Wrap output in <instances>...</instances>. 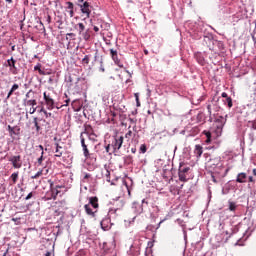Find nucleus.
Masks as SVG:
<instances>
[{"instance_id": "nucleus-1", "label": "nucleus", "mask_w": 256, "mask_h": 256, "mask_svg": "<svg viewBox=\"0 0 256 256\" xmlns=\"http://www.w3.org/2000/svg\"><path fill=\"white\" fill-rule=\"evenodd\" d=\"M191 171V168L189 166H184L180 164L179 170H178V177L179 181H182L183 183H187L189 181V178H187V174Z\"/></svg>"}, {"instance_id": "nucleus-2", "label": "nucleus", "mask_w": 256, "mask_h": 256, "mask_svg": "<svg viewBox=\"0 0 256 256\" xmlns=\"http://www.w3.org/2000/svg\"><path fill=\"white\" fill-rule=\"evenodd\" d=\"M8 161L12 164L14 169H21L23 167V160H21V155L10 156Z\"/></svg>"}, {"instance_id": "nucleus-3", "label": "nucleus", "mask_w": 256, "mask_h": 256, "mask_svg": "<svg viewBox=\"0 0 256 256\" xmlns=\"http://www.w3.org/2000/svg\"><path fill=\"white\" fill-rule=\"evenodd\" d=\"M17 60L15 58L11 57L10 59L7 60L6 67H10L9 71L12 73V75H17L19 71L17 70Z\"/></svg>"}, {"instance_id": "nucleus-4", "label": "nucleus", "mask_w": 256, "mask_h": 256, "mask_svg": "<svg viewBox=\"0 0 256 256\" xmlns=\"http://www.w3.org/2000/svg\"><path fill=\"white\" fill-rule=\"evenodd\" d=\"M49 183H50V193H51V199H57V195H59L61 193V191H59V189H63V187L65 186H60V185H57L55 186L53 184V182H51V180H49Z\"/></svg>"}, {"instance_id": "nucleus-5", "label": "nucleus", "mask_w": 256, "mask_h": 256, "mask_svg": "<svg viewBox=\"0 0 256 256\" xmlns=\"http://www.w3.org/2000/svg\"><path fill=\"white\" fill-rule=\"evenodd\" d=\"M43 97H44V101L46 103L47 109H49V111H53V109H55V100H53V98L47 95V92L43 93Z\"/></svg>"}, {"instance_id": "nucleus-6", "label": "nucleus", "mask_w": 256, "mask_h": 256, "mask_svg": "<svg viewBox=\"0 0 256 256\" xmlns=\"http://www.w3.org/2000/svg\"><path fill=\"white\" fill-rule=\"evenodd\" d=\"M80 139L83 149V155L86 159H89V157H91V154L89 153V148H87V144H85V137H83V133L80 134Z\"/></svg>"}, {"instance_id": "nucleus-7", "label": "nucleus", "mask_w": 256, "mask_h": 256, "mask_svg": "<svg viewBox=\"0 0 256 256\" xmlns=\"http://www.w3.org/2000/svg\"><path fill=\"white\" fill-rule=\"evenodd\" d=\"M110 56H111L112 60L114 61V63L116 65H118V67L123 68V63H121V60H119V56L117 54V50L110 49Z\"/></svg>"}, {"instance_id": "nucleus-8", "label": "nucleus", "mask_w": 256, "mask_h": 256, "mask_svg": "<svg viewBox=\"0 0 256 256\" xmlns=\"http://www.w3.org/2000/svg\"><path fill=\"white\" fill-rule=\"evenodd\" d=\"M123 136L116 137L114 142L112 143V147L114 151H119L121 147L123 146Z\"/></svg>"}, {"instance_id": "nucleus-9", "label": "nucleus", "mask_w": 256, "mask_h": 256, "mask_svg": "<svg viewBox=\"0 0 256 256\" xmlns=\"http://www.w3.org/2000/svg\"><path fill=\"white\" fill-rule=\"evenodd\" d=\"M81 7V12L86 15L87 19H89V17H91V9H89V7H91L89 5V2H84L83 5L80 6Z\"/></svg>"}, {"instance_id": "nucleus-10", "label": "nucleus", "mask_w": 256, "mask_h": 256, "mask_svg": "<svg viewBox=\"0 0 256 256\" xmlns=\"http://www.w3.org/2000/svg\"><path fill=\"white\" fill-rule=\"evenodd\" d=\"M88 205L93 207V209H99V198L97 196L90 197Z\"/></svg>"}, {"instance_id": "nucleus-11", "label": "nucleus", "mask_w": 256, "mask_h": 256, "mask_svg": "<svg viewBox=\"0 0 256 256\" xmlns=\"http://www.w3.org/2000/svg\"><path fill=\"white\" fill-rule=\"evenodd\" d=\"M23 106L24 107H37V99H24Z\"/></svg>"}, {"instance_id": "nucleus-12", "label": "nucleus", "mask_w": 256, "mask_h": 256, "mask_svg": "<svg viewBox=\"0 0 256 256\" xmlns=\"http://www.w3.org/2000/svg\"><path fill=\"white\" fill-rule=\"evenodd\" d=\"M236 183H247V173L240 172L236 177Z\"/></svg>"}, {"instance_id": "nucleus-13", "label": "nucleus", "mask_w": 256, "mask_h": 256, "mask_svg": "<svg viewBox=\"0 0 256 256\" xmlns=\"http://www.w3.org/2000/svg\"><path fill=\"white\" fill-rule=\"evenodd\" d=\"M55 157H62L63 156V146H60L58 142L55 144Z\"/></svg>"}, {"instance_id": "nucleus-14", "label": "nucleus", "mask_w": 256, "mask_h": 256, "mask_svg": "<svg viewBox=\"0 0 256 256\" xmlns=\"http://www.w3.org/2000/svg\"><path fill=\"white\" fill-rule=\"evenodd\" d=\"M194 155H196L197 158H199L203 155V146L202 145H199V144L195 145Z\"/></svg>"}, {"instance_id": "nucleus-15", "label": "nucleus", "mask_w": 256, "mask_h": 256, "mask_svg": "<svg viewBox=\"0 0 256 256\" xmlns=\"http://www.w3.org/2000/svg\"><path fill=\"white\" fill-rule=\"evenodd\" d=\"M8 131L10 133V135H19L21 128L15 126V127H11V125H8Z\"/></svg>"}, {"instance_id": "nucleus-16", "label": "nucleus", "mask_w": 256, "mask_h": 256, "mask_svg": "<svg viewBox=\"0 0 256 256\" xmlns=\"http://www.w3.org/2000/svg\"><path fill=\"white\" fill-rule=\"evenodd\" d=\"M72 107L76 111H81V107H83V104H81V100L76 99L72 102Z\"/></svg>"}, {"instance_id": "nucleus-17", "label": "nucleus", "mask_w": 256, "mask_h": 256, "mask_svg": "<svg viewBox=\"0 0 256 256\" xmlns=\"http://www.w3.org/2000/svg\"><path fill=\"white\" fill-rule=\"evenodd\" d=\"M82 133H86V135H94L93 127L89 124H85L84 125V132H82Z\"/></svg>"}, {"instance_id": "nucleus-18", "label": "nucleus", "mask_w": 256, "mask_h": 256, "mask_svg": "<svg viewBox=\"0 0 256 256\" xmlns=\"http://www.w3.org/2000/svg\"><path fill=\"white\" fill-rule=\"evenodd\" d=\"M17 89H19V84H13V86L11 87L10 91H9L8 94H7L6 100H7V99H10L11 96L13 95V93H14L15 91H17Z\"/></svg>"}, {"instance_id": "nucleus-19", "label": "nucleus", "mask_w": 256, "mask_h": 256, "mask_svg": "<svg viewBox=\"0 0 256 256\" xmlns=\"http://www.w3.org/2000/svg\"><path fill=\"white\" fill-rule=\"evenodd\" d=\"M85 212L90 216V217H95V212H93V209H91V205L86 204L84 205Z\"/></svg>"}, {"instance_id": "nucleus-20", "label": "nucleus", "mask_w": 256, "mask_h": 256, "mask_svg": "<svg viewBox=\"0 0 256 256\" xmlns=\"http://www.w3.org/2000/svg\"><path fill=\"white\" fill-rule=\"evenodd\" d=\"M33 123L36 129V133H41V125H39V119L37 117L33 118Z\"/></svg>"}, {"instance_id": "nucleus-21", "label": "nucleus", "mask_w": 256, "mask_h": 256, "mask_svg": "<svg viewBox=\"0 0 256 256\" xmlns=\"http://www.w3.org/2000/svg\"><path fill=\"white\" fill-rule=\"evenodd\" d=\"M75 29H77L79 35H81L85 31V24L80 22L75 26Z\"/></svg>"}, {"instance_id": "nucleus-22", "label": "nucleus", "mask_w": 256, "mask_h": 256, "mask_svg": "<svg viewBox=\"0 0 256 256\" xmlns=\"http://www.w3.org/2000/svg\"><path fill=\"white\" fill-rule=\"evenodd\" d=\"M10 179L12 180V185H15V183H17V180L19 179V172L12 173Z\"/></svg>"}, {"instance_id": "nucleus-23", "label": "nucleus", "mask_w": 256, "mask_h": 256, "mask_svg": "<svg viewBox=\"0 0 256 256\" xmlns=\"http://www.w3.org/2000/svg\"><path fill=\"white\" fill-rule=\"evenodd\" d=\"M42 65L41 63H38L35 67H34V71H38L39 75H45V71H43L41 69Z\"/></svg>"}, {"instance_id": "nucleus-24", "label": "nucleus", "mask_w": 256, "mask_h": 256, "mask_svg": "<svg viewBox=\"0 0 256 256\" xmlns=\"http://www.w3.org/2000/svg\"><path fill=\"white\" fill-rule=\"evenodd\" d=\"M104 175L106 177V181H108V183H110L111 182V172H109V169H107V166H105Z\"/></svg>"}, {"instance_id": "nucleus-25", "label": "nucleus", "mask_w": 256, "mask_h": 256, "mask_svg": "<svg viewBox=\"0 0 256 256\" xmlns=\"http://www.w3.org/2000/svg\"><path fill=\"white\" fill-rule=\"evenodd\" d=\"M82 37L84 41H89V39H91V34L89 33V30H86L84 33H82Z\"/></svg>"}, {"instance_id": "nucleus-26", "label": "nucleus", "mask_w": 256, "mask_h": 256, "mask_svg": "<svg viewBox=\"0 0 256 256\" xmlns=\"http://www.w3.org/2000/svg\"><path fill=\"white\" fill-rule=\"evenodd\" d=\"M208 163L210 165H217L218 163H221V158L210 159Z\"/></svg>"}, {"instance_id": "nucleus-27", "label": "nucleus", "mask_w": 256, "mask_h": 256, "mask_svg": "<svg viewBox=\"0 0 256 256\" xmlns=\"http://www.w3.org/2000/svg\"><path fill=\"white\" fill-rule=\"evenodd\" d=\"M203 133L207 137L206 143L207 144L211 143V132L210 131H204Z\"/></svg>"}, {"instance_id": "nucleus-28", "label": "nucleus", "mask_w": 256, "mask_h": 256, "mask_svg": "<svg viewBox=\"0 0 256 256\" xmlns=\"http://www.w3.org/2000/svg\"><path fill=\"white\" fill-rule=\"evenodd\" d=\"M237 204L235 202H229V211H236Z\"/></svg>"}, {"instance_id": "nucleus-29", "label": "nucleus", "mask_w": 256, "mask_h": 256, "mask_svg": "<svg viewBox=\"0 0 256 256\" xmlns=\"http://www.w3.org/2000/svg\"><path fill=\"white\" fill-rule=\"evenodd\" d=\"M41 175H43V170H40L35 175L31 176V179H39Z\"/></svg>"}, {"instance_id": "nucleus-30", "label": "nucleus", "mask_w": 256, "mask_h": 256, "mask_svg": "<svg viewBox=\"0 0 256 256\" xmlns=\"http://www.w3.org/2000/svg\"><path fill=\"white\" fill-rule=\"evenodd\" d=\"M89 61H90L89 55H85L84 58L82 59V63L84 65H89Z\"/></svg>"}, {"instance_id": "nucleus-31", "label": "nucleus", "mask_w": 256, "mask_h": 256, "mask_svg": "<svg viewBox=\"0 0 256 256\" xmlns=\"http://www.w3.org/2000/svg\"><path fill=\"white\" fill-rule=\"evenodd\" d=\"M226 103L229 108L233 107V99H231V97H227Z\"/></svg>"}, {"instance_id": "nucleus-32", "label": "nucleus", "mask_w": 256, "mask_h": 256, "mask_svg": "<svg viewBox=\"0 0 256 256\" xmlns=\"http://www.w3.org/2000/svg\"><path fill=\"white\" fill-rule=\"evenodd\" d=\"M35 92H33V90H29L26 95H25V98L24 99H31V95H34Z\"/></svg>"}, {"instance_id": "nucleus-33", "label": "nucleus", "mask_w": 256, "mask_h": 256, "mask_svg": "<svg viewBox=\"0 0 256 256\" xmlns=\"http://www.w3.org/2000/svg\"><path fill=\"white\" fill-rule=\"evenodd\" d=\"M134 96H135V99H136L137 107H141V102L139 101V93H135Z\"/></svg>"}, {"instance_id": "nucleus-34", "label": "nucleus", "mask_w": 256, "mask_h": 256, "mask_svg": "<svg viewBox=\"0 0 256 256\" xmlns=\"http://www.w3.org/2000/svg\"><path fill=\"white\" fill-rule=\"evenodd\" d=\"M249 125H251V129H254V131H256V120H252L248 122Z\"/></svg>"}, {"instance_id": "nucleus-35", "label": "nucleus", "mask_w": 256, "mask_h": 256, "mask_svg": "<svg viewBox=\"0 0 256 256\" xmlns=\"http://www.w3.org/2000/svg\"><path fill=\"white\" fill-rule=\"evenodd\" d=\"M43 161H45V157H43V154H41L37 160L38 165H43Z\"/></svg>"}, {"instance_id": "nucleus-36", "label": "nucleus", "mask_w": 256, "mask_h": 256, "mask_svg": "<svg viewBox=\"0 0 256 256\" xmlns=\"http://www.w3.org/2000/svg\"><path fill=\"white\" fill-rule=\"evenodd\" d=\"M140 151H141V153H147V145L142 144V145L140 146Z\"/></svg>"}, {"instance_id": "nucleus-37", "label": "nucleus", "mask_w": 256, "mask_h": 256, "mask_svg": "<svg viewBox=\"0 0 256 256\" xmlns=\"http://www.w3.org/2000/svg\"><path fill=\"white\" fill-rule=\"evenodd\" d=\"M37 111V106H30L29 113L30 115H33Z\"/></svg>"}, {"instance_id": "nucleus-38", "label": "nucleus", "mask_w": 256, "mask_h": 256, "mask_svg": "<svg viewBox=\"0 0 256 256\" xmlns=\"http://www.w3.org/2000/svg\"><path fill=\"white\" fill-rule=\"evenodd\" d=\"M132 136H133V131H131V130H129V131L126 133V135H125L126 139H128V140H130Z\"/></svg>"}, {"instance_id": "nucleus-39", "label": "nucleus", "mask_w": 256, "mask_h": 256, "mask_svg": "<svg viewBox=\"0 0 256 256\" xmlns=\"http://www.w3.org/2000/svg\"><path fill=\"white\" fill-rule=\"evenodd\" d=\"M66 5H68L67 9H69V11L73 10V2H66Z\"/></svg>"}, {"instance_id": "nucleus-40", "label": "nucleus", "mask_w": 256, "mask_h": 256, "mask_svg": "<svg viewBox=\"0 0 256 256\" xmlns=\"http://www.w3.org/2000/svg\"><path fill=\"white\" fill-rule=\"evenodd\" d=\"M117 211H119V209H111V210L109 211L110 217L113 216V215H115V214L117 213Z\"/></svg>"}, {"instance_id": "nucleus-41", "label": "nucleus", "mask_w": 256, "mask_h": 256, "mask_svg": "<svg viewBox=\"0 0 256 256\" xmlns=\"http://www.w3.org/2000/svg\"><path fill=\"white\" fill-rule=\"evenodd\" d=\"M98 59H99V51H95V53H94V61H98Z\"/></svg>"}, {"instance_id": "nucleus-42", "label": "nucleus", "mask_w": 256, "mask_h": 256, "mask_svg": "<svg viewBox=\"0 0 256 256\" xmlns=\"http://www.w3.org/2000/svg\"><path fill=\"white\" fill-rule=\"evenodd\" d=\"M38 148L41 151V155H45V151H44L43 145H39Z\"/></svg>"}, {"instance_id": "nucleus-43", "label": "nucleus", "mask_w": 256, "mask_h": 256, "mask_svg": "<svg viewBox=\"0 0 256 256\" xmlns=\"http://www.w3.org/2000/svg\"><path fill=\"white\" fill-rule=\"evenodd\" d=\"M248 181L249 183H255V178H253V176H249Z\"/></svg>"}, {"instance_id": "nucleus-44", "label": "nucleus", "mask_w": 256, "mask_h": 256, "mask_svg": "<svg viewBox=\"0 0 256 256\" xmlns=\"http://www.w3.org/2000/svg\"><path fill=\"white\" fill-rule=\"evenodd\" d=\"M44 115H45V117H46V119L47 118H49V117H51L53 114L51 113V112H44Z\"/></svg>"}, {"instance_id": "nucleus-45", "label": "nucleus", "mask_w": 256, "mask_h": 256, "mask_svg": "<svg viewBox=\"0 0 256 256\" xmlns=\"http://www.w3.org/2000/svg\"><path fill=\"white\" fill-rule=\"evenodd\" d=\"M31 197H33V192H30V193L26 196V201H29V199H31Z\"/></svg>"}, {"instance_id": "nucleus-46", "label": "nucleus", "mask_w": 256, "mask_h": 256, "mask_svg": "<svg viewBox=\"0 0 256 256\" xmlns=\"http://www.w3.org/2000/svg\"><path fill=\"white\" fill-rule=\"evenodd\" d=\"M211 179H212L213 183H217V179H215V175L211 174Z\"/></svg>"}, {"instance_id": "nucleus-47", "label": "nucleus", "mask_w": 256, "mask_h": 256, "mask_svg": "<svg viewBox=\"0 0 256 256\" xmlns=\"http://www.w3.org/2000/svg\"><path fill=\"white\" fill-rule=\"evenodd\" d=\"M69 15H70V17H73L75 15V12L73 11V9L69 10Z\"/></svg>"}, {"instance_id": "nucleus-48", "label": "nucleus", "mask_w": 256, "mask_h": 256, "mask_svg": "<svg viewBox=\"0 0 256 256\" xmlns=\"http://www.w3.org/2000/svg\"><path fill=\"white\" fill-rule=\"evenodd\" d=\"M70 101H71L70 99H66V100H65V103H66V104H64V107H67V106L69 105Z\"/></svg>"}, {"instance_id": "nucleus-49", "label": "nucleus", "mask_w": 256, "mask_h": 256, "mask_svg": "<svg viewBox=\"0 0 256 256\" xmlns=\"http://www.w3.org/2000/svg\"><path fill=\"white\" fill-rule=\"evenodd\" d=\"M207 110H208V114L211 115V113H212V112H211V105H208V106H207Z\"/></svg>"}, {"instance_id": "nucleus-50", "label": "nucleus", "mask_w": 256, "mask_h": 256, "mask_svg": "<svg viewBox=\"0 0 256 256\" xmlns=\"http://www.w3.org/2000/svg\"><path fill=\"white\" fill-rule=\"evenodd\" d=\"M222 97H223L224 99H227V97H229V96L227 95V92H223V93H222Z\"/></svg>"}, {"instance_id": "nucleus-51", "label": "nucleus", "mask_w": 256, "mask_h": 256, "mask_svg": "<svg viewBox=\"0 0 256 256\" xmlns=\"http://www.w3.org/2000/svg\"><path fill=\"white\" fill-rule=\"evenodd\" d=\"M225 234H226V235H229V237H231V235H233V230H231V232L226 231Z\"/></svg>"}, {"instance_id": "nucleus-52", "label": "nucleus", "mask_w": 256, "mask_h": 256, "mask_svg": "<svg viewBox=\"0 0 256 256\" xmlns=\"http://www.w3.org/2000/svg\"><path fill=\"white\" fill-rule=\"evenodd\" d=\"M94 31H95V33H99V27L94 26Z\"/></svg>"}, {"instance_id": "nucleus-53", "label": "nucleus", "mask_w": 256, "mask_h": 256, "mask_svg": "<svg viewBox=\"0 0 256 256\" xmlns=\"http://www.w3.org/2000/svg\"><path fill=\"white\" fill-rule=\"evenodd\" d=\"M89 177H91V174H85L84 175V179H89Z\"/></svg>"}, {"instance_id": "nucleus-54", "label": "nucleus", "mask_w": 256, "mask_h": 256, "mask_svg": "<svg viewBox=\"0 0 256 256\" xmlns=\"http://www.w3.org/2000/svg\"><path fill=\"white\" fill-rule=\"evenodd\" d=\"M46 112H47V110H45V108H41L40 109V113H44L45 114Z\"/></svg>"}, {"instance_id": "nucleus-55", "label": "nucleus", "mask_w": 256, "mask_h": 256, "mask_svg": "<svg viewBox=\"0 0 256 256\" xmlns=\"http://www.w3.org/2000/svg\"><path fill=\"white\" fill-rule=\"evenodd\" d=\"M131 152H132V153H137V149H136V148H132V149H131Z\"/></svg>"}, {"instance_id": "nucleus-56", "label": "nucleus", "mask_w": 256, "mask_h": 256, "mask_svg": "<svg viewBox=\"0 0 256 256\" xmlns=\"http://www.w3.org/2000/svg\"><path fill=\"white\" fill-rule=\"evenodd\" d=\"M111 145L106 146V152L109 153V149H110Z\"/></svg>"}, {"instance_id": "nucleus-57", "label": "nucleus", "mask_w": 256, "mask_h": 256, "mask_svg": "<svg viewBox=\"0 0 256 256\" xmlns=\"http://www.w3.org/2000/svg\"><path fill=\"white\" fill-rule=\"evenodd\" d=\"M252 173H253V176L256 177V169L255 168L253 169Z\"/></svg>"}, {"instance_id": "nucleus-58", "label": "nucleus", "mask_w": 256, "mask_h": 256, "mask_svg": "<svg viewBox=\"0 0 256 256\" xmlns=\"http://www.w3.org/2000/svg\"><path fill=\"white\" fill-rule=\"evenodd\" d=\"M6 3H9L11 5V3H13V0H5Z\"/></svg>"}, {"instance_id": "nucleus-59", "label": "nucleus", "mask_w": 256, "mask_h": 256, "mask_svg": "<svg viewBox=\"0 0 256 256\" xmlns=\"http://www.w3.org/2000/svg\"><path fill=\"white\" fill-rule=\"evenodd\" d=\"M145 55H149V50H144Z\"/></svg>"}, {"instance_id": "nucleus-60", "label": "nucleus", "mask_w": 256, "mask_h": 256, "mask_svg": "<svg viewBox=\"0 0 256 256\" xmlns=\"http://www.w3.org/2000/svg\"><path fill=\"white\" fill-rule=\"evenodd\" d=\"M45 256H51V252H47Z\"/></svg>"}, {"instance_id": "nucleus-61", "label": "nucleus", "mask_w": 256, "mask_h": 256, "mask_svg": "<svg viewBox=\"0 0 256 256\" xmlns=\"http://www.w3.org/2000/svg\"><path fill=\"white\" fill-rule=\"evenodd\" d=\"M7 253H9V250H6V252L3 254V256H6Z\"/></svg>"}, {"instance_id": "nucleus-62", "label": "nucleus", "mask_w": 256, "mask_h": 256, "mask_svg": "<svg viewBox=\"0 0 256 256\" xmlns=\"http://www.w3.org/2000/svg\"><path fill=\"white\" fill-rule=\"evenodd\" d=\"M123 205H125V202L121 201V207H123Z\"/></svg>"}, {"instance_id": "nucleus-63", "label": "nucleus", "mask_w": 256, "mask_h": 256, "mask_svg": "<svg viewBox=\"0 0 256 256\" xmlns=\"http://www.w3.org/2000/svg\"><path fill=\"white\" fill-rule=\"evenodd\" d=\"M12 51H15V46H12Z\"/></svg>"}, {"instance_id": "nucleus-64", "label": "nucleus", "mask_w": 256, "mask_h": 256, "mask_svg": "<svg viewBox=\"0 0 256 256\" xmlns=\"http://www.w3.org/2000/svg\"><path fill=\"white\" fill-rule=\"evenodd\" d=\"M254 23H255V27H256V19L254 20Z\"/></svg>"}]
</instances>
